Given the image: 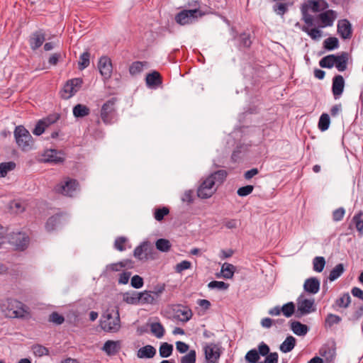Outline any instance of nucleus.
<instances>
[{
    "instance_id": "1",
    "label": "nucleus",
    "mask_w": 363,
    "mask_h": 363,
    "mask_svg": "<svg viewBox=\"0 0 363 363\" xmlns=\"http://www.w3.org/2000/svg\"><path fill=\"white\" fill-rule=\"evenodd\" d=\"M349 54L342 52L340 55L330 54L323 57L319 61V65L322 68L331 69L335 66L339 72H344L347 68Z\"/></svg>"
},
{
    "instance_id": "2",
    "label": "nucleus",
    "mask_w": 363,
    "mask_h": 363,
    "mask_svg": "<svg viewBox=\"0 0 363 363\" xmlns=\"http://www.w3.org/2000/svg\"><path fill=\"white\" fill-rule=\"evenodd\" d=\"M24 304L14 298H7L1 304V310L7 318H23L25 310Z\"/></svg>"
},
{
    "instance_id": "3",
    "label": "nucleus",
    "mask_w": 363,
    "mask_h": 363,
    "mask_svg": "<svg viewBox=\"0 0 363 363\" xmlns=\"http://www.w3.org/2000/svg\"><path fill=\"white\" fill-rule=\"evenodd\" d=\"M14 137L16 144L21 150L26 152L33 149L34 145L33 137L24 126L16 127Z\"/></svg>"
},
{
    "instance_id": "4",
    "label": "nucleus",
    "mask_w": 363,
    "mask_h": 363,
    "mask_svg": "<svg viewBox=\"0 0 363 363\" xmlns=\"http://www.w3.org/2000/svg\"><path fill=\"white\" fill-rule=\"evenodd\" d=\"M121 320L119 312L118 310L109 311L108 310L102 315L101 320V327L106 331L109 333H116L121 328Z\"/></svg>"
},
{
    "instance_id": "5",
    "label": "nucleus",
    "mask_w": 363,
    "mask_h": 363,
    "mask_svg": "<svg viewBox=\"0 0 363 363\" xmlns=\"http://www.w3.org/2000/svg\"><path fill=\"white\" fill-rule=\"evenodd\" d=\"M206 14L199 8L192 9H184L175 16V21L181 25L185 26L193 23L199 18H201Z\"/></svg>"
},
{
    "instance_id": "6",
    "label": "nucleus",
    "mask_w": 363,
    "mask_h": 363,
    "mask_svg": "<svg viewBox=\"0 0 363 363\" xmlns=\"http://www.w3.org/2000/svg\"><path fill=\"white\" fill-rule=\"evenodd\" d=\"M116 97H112L106 101L101 106L100 116L105 124H111L117 116L116 104Z\"/></svg>"
},
{
    "instance_id": "7",
    "label": "nucleus",
    "mask_w": 363,
    "mask_h": 363,
    "mask_svg": "<svg viewBox=\"0 0 363 363\" xmlns=\"http://www.w3.org/2000/svg\"><path fill=\"white\" fill-rule=\"evenodd\" d=\"M79 185L77 179L66 178L64 182L57 184L55 186L54 191L63 196L72 197L79 187Z\"/></svg>"
},
{
    "instance_id": "8",
    "label": "nucleus",
    "mask_w": 363,
    "mask_h": 363,
    "mask_svg": "<svg viewBox=\"0 0 363 363\" xmlns=\"http://www.w3.org/2000/svg\"><path fill=\"white\" fill-rule=\"evenodd\" d=\"M173 313V318L179 321L186 323L193 316L191 309L186 305L183 304H171L169 306Z\"/></svg>"
},
{
    "instance_id": "9",
    "label": "nucleus",
    "mask_w": 363,
    "mask_h": 363,
    "mask_svg": "<svg viewBox=\"0 0 363 363\" xmlns=\"http://www.w3.org/2000/svg\"><path fill=\"white\" fill-rule=\"evenodd\" d=\"M155 251L153 245L148 240L143 241L137 246L134 251V257L140 261H147L152 259V254Z\"/></svg>"
},
{
    "instance_id": "10",
    "label": "nucleus",
    "mask_w": 363,
    "mask_h": 363,
    "mask_svg": "<svg viewBox=\"0 0 363 363\" xmlns=\"http://www.w3.org/2000/svg\"><path fill=\"white\" fill-rule=\"evenodd\" d=\"M83 80L81 78H73L68 80L61 91V97L68 99L74 96L81 88Z\"/></svg>"
},
{
    "instance_id": "11",
    "label": "nucleus",
    "mask_w": 363,
    "mask_h": 363,
    "mask_svg": "<svg viewBox=\"0 0 363 363\" xmlns=\"http://www.w3.org/2000/svg\"><path fill=\"white\" fill-rule=\"evenodd\" d=\"M297 306L298 309L296 316L298 318L314 312L316 310L314 300L303 298L302 295L297 298Z\"/></svg>"
},
{
    "instance_id": "12",
    "label": "nucleus",
    "mask_w": 363,
    "mask_h": 363,
    "mask_svg": "<svg viewBox=\"0 0 363 363\" xmlns=\"http://www.w3.org/2000/svg\"><path fill=\"white\" fill-rule=\"evenodd\" d=\"M206 363H218L221 355L220 347L215 343L207 344L203 347Z\"/></svg>"
},
{
    "instance_id": "13",
    "label": "nucleus",
    "mask_w": 363,
    "mask_h": 363,
    "mask_svg": "<svg viewBox=\"0 0 363 363\" xmlns=\"http://www.w3.org/2000/svg\"><path fill=\"white\" fill-rule=\"evenodd\" d=\"M215 181L208 177L197 189V196L201 199H208L213 196L216 189L213 188Z\"/></svg>"
},
{
    "instance_id": "14",
    "label": "nucleus",
    "mask_w": 363,
    "mask_h": 363,
    "mask_svg": "<svg viewBox=\"0 0 363 363\" xmlns=\"http://www.w3.org/2000/svg\"><path fill=\"white\" fill-rule=\"evenodd\" d=\"M98 68L101 75L104 79L111 78L113 71L112 62L111 59L107 56L100 57L98 62Z\"/></svg>"
},
{
    "instance_id": "15",
    "label": "nucleus",
    "mask_w": 363,
    "mask_h": 363,
    "mask_svg": "<svg viewBox=\"0 0 363 363\" xmlns=\"http://www.w3.org/2000/svg\"><path fill=\"white\" fill-rule=\"evenodd\" d=\"M45 40V33L43 30L39 29L31 34L28 42L31 50H35L43 44Z\"/></svg>"
},
{
    "instance_id": "16",
    "label": "nucleus",
    "mask_w": 363,
    "mask_h": 363,
    "mask_svg": "<svg viewBox=\"0 0 363 363\" xmlns=\"http://www.w3.org/2000/svg\"><path fill=\"white\" fill-rule=\"evenodd\" d=\"M345 88V79L340 74H336L333 78L332 92L335 99H338L343 93Z\"/></svg>"
},
{
    "instance_id": "17",
    "label": "nucleus",
    "mask_w": 363,
    "mask_h": 363,
    "mask_svg": "<svg viewBox=\"0 0 363 363\" xmlns=\"http://www.w3.org/2000/svg\"><path fill=\"white\" fill-rule=\"evenodd\" d=\"M337 33L342 39H349L352 37V26L347 19H342L338 21Z\"/></svg>"
},
{
    "instance_id": "18",
    "label": "nucleus",
    "mask_w": 363,
    "mask_h": 363,
    "mask_svg": "<svg viewBox=\"0 0 363 363\" xmlns=\"http://www.w3.org/2000/svg\"><path fill=\"white\" fill-rule=\"evenodd\" d=\"M337 17L336 12L333 10H327L319 14L318 18L323 26L321 27L331 26Z\"/></svg>"
},
{
    "instance_id": "19",
    "label": "nucleus",
    "mask_w": 363,
    "mask_h": 363,
    "mask_svg": "<svg viewBox=\"0 0 363 363\" xmlns=\"http://www.w3.org/2000/svg\"><path fill=\"white\" fill-rule=\"evenodd\" d=\"M303 289L308 293L315 294L320 289V281L316 277L308 278L304 282Z\"/></svg>"
},
{
    "instance_id": "20",
    "label": "nucleus",
    "mask_w": 363,
    "mask_h": 363,
    "mask_svg": "<svg viewBox=\"0 0 363 363\" xmlns=\"http://www.w3.org/2000/svg\"><path fill=\"white\" fill-rule=\"evenodd\" d=\"M63 213H57L50 216L45 223V228L48 232H52L56 229L57 226L62 223Z\"/></svg>"
},
{
    "instance_id": "21",
    "label": "nucleus",
    "mask_w": 363,
    "mask_h": 363,
    "mask_svg": "<svg viewBox=\"0 0 363 363\" xmlns=\"http://www.w3.org/2000/svg\"><path fill=\"white\" fill-rule=\"evenodd\" d=\"M13 242L18 250H25L29 244V238L24 233H18L12 238Z\"/></svg>"
},
{
    "instance_id": "22",
    "label": "nucleus",
    "mask_w": 363,
    "mask_h": 363,
    "mask_svg": "<svg viewBox=\"0 0 363 363\" xmlns=\"http://www.w3.org/2000/svg\"><path fill=\"white\" fill-rule=\"evenodd\" d=\"M145 81L148 86L157 87L162 84V78L158 72L153 71L151 73L147 74Z\"/></svg>"
},
{
    "instance_id": "23",
    "label": "nucleus",
    "mask_w": 363,
    "mask_h": 363,
    "mask_svg": "<svg viewBox=\"0 0 363 363\" xmlns=\"http://www.w3.org/2000/svg\"><path fill=\"white\" fill-rule=\"evenodd\" d=\"M121 349L120 341L107 340L102 350L109 356L116 354Z\"/></svg>"
},
{
    "instance_id": "24",
    "label": "nucleus",
    "mask_w": 363,
    "mask_h": 363,
    "mask_svg": "<svg viewBox=\"0 0 363 363\" xmlns=\"http://www.w3.org/2000/svg\"><path fill=\"white\" fill-rule=\"evenodd\" d=\"M290 325L294 333L298 336H304L308 331V327L299 321L291 320Z\"/></svg>"
},
{
    "instance_id": "25",
    "label": "nucleus",
    "mask_w": 363,
    "mask_h": 363,
    "mask_svg": "<svg viewBox=\"0 0 363 363\" xmlns=\"http://www.w3.org/2000/svg\"><path fill=\"white\" fill-rule=\"evenodd\" d=\"M138 298H140V303L142 304H155L157 300L152 291L139 292Z\"/></svg>"
},
{
    "instance_id": "26",
    "label": "nucleus",
    "mask_w": 363,
    "mask_h": 363,
    "mask_svg": "<svg viewBox=\"0 0 363 363\" xmlns=\"http://www.w3.org/2000/svg\"><path fill=\"white\" fill-rule=\"evenodd\" d=\"M59 154H60V152H57L56 150H48L44 154V160L47 162H53L55 164L62 162L64 159L58 156Z\"/></svg>"
},
{
    "instance_id": "27",
    "label": "nucleus",
    "mask_w": 363,
    "mask_h": 363,
    "mask_svg": "<svg viewBox=\"0 0 363 363\" xmlns=\"http://www.w3.org/2000/svg\"><path fill=\"white\" fill-rule=\"evenodd\" d=\"M156 354L155 348L150 345H145L138 351V357L139 358H152Z\"/></svg>"
},
{
    "instance_id": "28",
    "label": "nucleus",
    "mask_w": 363,
    "mask_h": 363,
    "mask_svg": "<svg viewBox=\"0 0 363 363\" xmlns=\"http://www.w3.org/2000/svg\"><path fill=\"white\" fill-rule=\"evenodd\" d=\"M296 340L294 337L289 335L285 340L280 345L279 349L284 353L291 352L295 347Z\"/></svg>"
},
{
    "instance_id": "29",
    "label": "nucleus",
    "mask_w": 363,
    "mask_h": 363,
    "mask_svg": "<svg viewBox=\"0 0 363 363\" xmlns=\"http://www.w3.org/2000/svg\"><path fill=\"white\" fill-rule=\"evenodd\" d=\"M319 354L328 361H332L335 355V348L328 345H324L320 347Z\"/></svg>"
},
{
    "instance_id": "30",
    "label": "nucleus",
    "mask_w": 363,
    "mask_h": 363,
    "mask_svg": "<svg viewBox=\"0 0 363 363\" xmlns=\"http://www.w3.org/2000/svg\"><path fill=\"white\" fill-rule=\"evenodd\" d=\"M90 113V109L85 105L77 104L73 108V115L76 118H82L88 116Z\"/></svg>"
},
{
    "instance_id": "31",
    "label": "nucleus",
    "mask_w": 363,
    "mask_h": 363,
    "mask_svg": "<svg viewBox=\"0 0 363 363\" xmlns=\"http://www.w3.org/2000/svg\"><path fill=\"white\" fill-rule=\"evenodd\" d=\"M228 172L225 170L220 169L211 173L208 177L215 181V184H221L226 179Z\"/></svg>"
},
{
    "instance_id": "32",
    "label": "nucleus",
    "mask_w": 363,
    "mask_h": 363,
    "mask_svg": "<svg viewBox=\"0 0 363 363\" xmlns=\"http://www.w3.org/2000/svg\"><path fill=\"white\" fill-rule=\"evenodd\" d=\"M345 267L342 263L337 264L330 272L328 279L330 281H333L340 277L344 272Z\"/></svg>"
},
{
    "instance_id": "33",
    "label": "nucleus",
    "mask_w": 363,
    "mask_h": 363,
    "mask_svg": "<svg viewBox=\"0 0 363 363\" xmlns=\"http://www.w3.org/2000/svg\"><path fill=\"white\" fill-rule=\"evenodd\" d=\"M146 62L135 61L133 62L129 67V73L132 76L137 75L143 72Z\"/></svg>"
},
{
    "instance_id": "34",
    "label": "nucleus",
    "mask_w": 363,
    "mask_h": 363,
    "mask_svg": "<svg viewBox=\"0 0 363 363\" xmlns=\"http://www.w3.org/2000/svg\"><path fill=\"white\" fill-rule=\"evenodd\" d=\"M235 271V267L229 263H224L221 267V272L225 279H231Z\"/></svg>"
},
{
    "instance_id": "35",
    "label": "nucleus",
    "mask_w": 363,
    "mask_h": 363,
    "mask_svg": "<svg viewBox=\"0 0 363 363\" xmlns=\"http://www.w3.org/2000/svg\"><path fill=\"white\" fill-rule=\"evenodd\" d=\"M173 345L167 342H162L159 349L160 355L162 358H167L172 355Z\"/></svg>"
},
{
    "instance_id": "36",
    "label": "nucleus",
    "mask_w": 363,
    "mask_h": 363,
    "mask_svg": "<svg viewBox=\"0 0 363 363\" xmlns=\"http://www.w3.org/2000/svg\"><path fill=\"white\" fill-rule=\"evenodd\" d=\"M151 333L157 338H161L164 335V328L163 325L159 323H152L150 325Z\"/></svg>"
},
{
    "instance_id": "37",
    "label": "nucleus",
    "mask_w": 363,
    "mask_h": 363,
    "mask_svg": "<svg viewBox=\"0 0 363 363\" xmlns=\"http://www.w3.org/2000/svg\"><path fill=\"white\" fill-rule=\"evenodd\" d=\"M339 46V40L336 37H329L323 42V47L328 51L333 50Z\"/></svg>"
},
{
    "instance_id": "38",
    "label": "nucleus",
    "mask_w": 363,
    "mask_h": 363,
    "mask_svg": "<svg viewBox=\"0 0 363 363\" xmlns=\"http://www.w3.org/2000/svg\"><path fill=\"white\" fill-rule=\"evenodd\" d=\"M90 64V53L88 51L84 52L79 57V60L78 62V69L79 70H83L87 67H89Z\"/></svg>"
},
{
    "instance_id": "39",
    "label": "nucleus",
    "mask_w": 363,
    "mask_h": 363,
    "mask_svg": "<svg viewBox=\"0 0 363 363\" xmlns=\"http://www.w3.org/2000/svg\"><path fill=\"white\" fill-rule=\"evenodd\" d=\"M155 246L160 252H166L169 251L172 245L169 240L164 238H160L156 241Z\"/></svg>"
},
{
    "instance_id": "40",
    "label": "nucleus",
    "mask_w": 363,
    "mask_h": 363,
    "mask_svg": "<svg viewBox=\"0 0 363 363\" xmlns=\"http://www.w3.org/2000/svg\"><path fill=\"white\" fill-rule=\"evenodd\" d=\"M16 163L14 162H2L0 164V177H5L8 172L14 169Z\"/></svg>"
},
{
    "instance_id": "41",
    "label": "nucleus",
    "mask_w": 363,
    "mask_h": 363,
    "mask_svg": "<svg viewBox=\"0 0 363 363\" xmlns=\"http://www.w3.org/2000/svg\"><path fill=\"white\" fill-rule=\"evenodd\" d=\"M351 303V298L348 293H345L341 297L336 299L335 304L339 308H347Z\"/></svg>"
},
{
    "instance_id": "42",
    "label": "nucleus",
    "mask_w": 363,
    "mask_h": 363,
    "mask_svg": "<svg viewBox=\"0 0 363 363\" xmlns=\"http://www.w3.org/2000/svg\"><path fill=\"white\" fill-rule=\"evenodd\" d=\"M325 266V259L323 257H315L313 259V269L315 272H321Z\"/></svg>"
},
{
    "instance_id": "43",
    "label": "nucleus",
    "mask_w": 363,
    "mask_h": 363,
    "mask_svg": "<svg viewBox=\"0 0 363 363\" xmlns=\"http://www.w3.org/2000/svg\"><path fill=\"white\" fill-rule=\"evenodd\" d=\"M342 320V318L333 313H328L325 319V326L331 328L335 324H339Z\"/></svg>"
},
{
    "instance_id": "44",
    "label": "nucleus",
    "mask_w": 363,
    "mask_h": 363,
    "mask_svg": "<svg viewBox=\"0 0 363 363\" xmlns=\"http://www.w3.org/2000/svg\"><path fill=\"white\" fill-rule=\"evenodd\" d=\"M330 123V121L329 115L328 113H323L319 118L318 128L321 131H325L328 129Z\"/></svg>"
},
{
    "instance_id": "45",
    "label": "nucleus",
    "mask_w": 363,
    "mask_h": 363,
    "mask_svg": "<svg viewBox=\"0 0 363 363\" xmlns=\"http://www.w3.org/2000/svg\"><path fill=\"white\" fill-rule=\"evenodd\" d=\"M363 212L362 211L356 213L352 218V222L356 229L361 233H363V219L362 218Z\"/></svg>"
},
{
    "instance_id": "46",
    "label": "nucleus",
    "mask_w": 363,
    "mask_h": 363,
    "mask_svg": "<svg viewBox=\"0 0 363 363\" xmlns=\"http://www.w3.org/2000/svg\"><path fill=\"white\" fill-rule=\"evenodd\" d=\"M302 6H306L307 10H311L315 13L321 11L319 0H308L302 4Z\"/></svg>"
},
{
    "instance_id": "47",
    "label": "nucleus",
    "mask_w": 363,
    "mask_h": 363,
    "mask_svg": "<svg viewBox=\"0 0 363 363\" xmlns=\"http://www.w3.org/2000/svg\"><path fill=\"white\" fill-rule=\"evenodd\" d=\"M245 358L247 363H257L259 359V352L255 349L250 350L247 352Z\"/></svg>"
},
{
    "instance_id": "48",
    "label": "nucleus",
    "mask_w": 363,
    "mask_h": 363,
    "mask_svg": "<svg viewBox=\"0 0 363 363\" xmlns=\"http://www.w3.org/2000/svg\"><path fill=\"white\" fill-rule=\"evenodd\" d=\"M281 308V313L286 318L291 317L295 312V305L293 302H288L283 305Z\"/></svg>"
},
{
    "instance_id": "49",
    "label": "nucleus",
    "mask_w": 363,
    "mask_h": 363,
    "mask_svg": "<svg viewBox=\"0 0 363 363\" xmlns=\"http://www.w3.org/2000/svg\"><path fill=\"white\" fill-rule=\"evenodd\" d=\"M252 41L250 35L248 33H242L239 36V46L245 48H249L251 46Z\"/></svg>"
},
{
    "instance_id": "50",
    "label": "nucleus",
    "mask_w": 363,
    "mask_h": 363,
    "mask_svg": "<svg viewBox=\"0 0 363 363\" xmlns=\"http://www.w3.org/2000/svg\"><path fill=\"white\" fill-rule=\"evenodd\" d=\"M196 352L191 350L186 354L181 357L180 363H196Z\"/></svg>"
},
{
    "instance_id": "51",
    "label": "nucleus",
    "mask_w": 363,
    "mask_h": 363,
    "mask_svg": "<svg viewBox=\"0 0 363 363\" xmlns=\"http://www.w3.org/2000/svg\"><path fill=\"white\" fill-rule=\"evenodd\" d=\"M302 30L306 33L313 40H318L321 37V31L317 28L310 29L303 26Z\"/></svg>"
},
{
    "instance_id": "52",
    "label": "nucleus",
    "mask_w": 363,
    "mask_h": 363,
    "mask_svg": "<svg viewBox=\"0 0 363 363\" xmlns=\"http://www.w3.org/2000/svg\"><path fill=\"white\" fill-rule=\"evenodd\" d=\"M273 11L277 14L283 16L288 11V4L284 2H277L273 6Z\"/></svg>"
},
{
    "instance_id": "53",
    "label": "nucleus",
    "mask_w": 363,
    "mask_h": 363,
    "mask_svg": "<svg viewBox=\"0 0 363 363\" xmlns=\"http://www.w3.org/2000/svg\"><path fill=\"white\" fill-rule=\"evenodd\" d=\"M169 213V210L167 207L156 208L154 212V218L156 220L161 221Z\"/></svg>"
},
{
    "instance_id": "54",
    "label": "nucleus",
    "mask_w": 363,
    "mask_h": 363,
    "mask_svg": "<svg viewBox=\"0 0 363 363\" xmlns=\"http://www.w3.org/2000/svg\"><path fill=\"white\" fill-rule=\"evenodd\" d=\"M301 11L302 13V19L308 26H311L313 25V16L308 13V10H307L306 6L301 7Z\"/></svg>"
},
{
    "instance_id": "55",
    "label": "nucleus",
    "mask_w": 363,
    "mask_h": 363,
    "mask_svg": "<svg viewBox=\"0 0 363 363\" xmlns=\"http://www.w3.org/2000/svg\"><path fill=\"white\" fill-rule=\"evenodd\" d=\"M208 287L211 289L226 290L229 287V284L221 281H212L208 283Z\"/></svg>"
},
{
    "instance_id": "56",
    "label": "nucleus",
    "mask_w": 363,
    "mask_h": 363,
    "mask_svg": "<svg viewBox=\"0 0 363 363\" xmlns=\"http://www.w3.org/2000/svg\"><path fill=\"white\" fill-rule=\"evenodd\" d=\"M49 321L56 325H61L65 321V318L57 312H52L49 316Z\"/></svg>"
},
{
    "instance_id": "57",
    "label": "nucleus",
    "mask_w": 363,
    "mask_h": 363,
    "mask_svg": "<svg viewBox=\"0 0 363 363\" xmlns=\"http://www.w3.org/2000/svg\"><path fill=\"white\" fill-rule=\"evenodd\" d=\"M254 189V186L252 185H246L242 187H240L237 194L239 196L244 197L250 195Z\"/></svg>"
},
{
    "instance_id": "58",
    "label": "nucleus",
    "mask_w": 363,
    "mask_h": 363,
    "mask_svg": "<svg viewBox=\"0 0 363 363\" xmlns=\"http://www.w3.org/2000/svg\"><path fill=\"white\" fill-rule=\"evenodd\" d=\"M127 242V238L123 236L118 237L114 242V247L119 251H124L125 250V243Z\"/></svg>"
},
{
    "instance_id": "59",
    "label": "nucleus",
    "mask_w": 363,
    "mask_h": 363,
    "mask_svg": "<svg viewBox=\"0 0 363 363\" xmlns=\"http://www.w3.org/2000/svg\"><path fill=\"white\" fill-rule=\"evenodd\" d=\"M33 350L34 354L36 356L42 357L43 355H48L49 354V350L47 347L37 345L33 347Z\"/></svg>"
},
{
    "instance_id": "60",
    "label": "nucleus",
    "mask_w": 363,
    "mask_h": 363,
    "mask_svg": "<svg viewBox=\"0 0 363 363\" xmlns=\"http://www.w3.org/2000/svg\"><path fill=\"white\" fill-rule=\"evenodd\" d=\"M130 284L135 289H140L144 284L143 279L139 275H134L131 279Z\"/></svg>"
},
{
    "instance_id": "61",
    "label": "nucleus",
    "mask_w": 363,
    "mask_h": 363,
    "mask_svg": "<svg viewBox=\"0 0 363 363\" xmlns=\"http://www.w3.org/2000/svg\"><path fill=\"white\" fill-rule=\"evenodd\" d=\"M60 118V115L59 113H52L48 116L46 118H43L42 121H45V124H46L47 127L51 124L57 122Z\"/></svg>"
},
{
    "instance_id": "62",
    "label": "nucleus",
    "mask_w": 363,
    "mask_h": 363,
    "mask_svg": "<svg viewBox=\"0 0 363 363\" xmlns=\"http://www.w3.org/2000/svg\"><path fill=\"white\" fill-rule=\"evenodd\" d=\"M46 127L47 125L45 124V121L40 120L36 124L33 133L34 135L39 136L44 133Z\"/></svg>"
},
{
    "instance_id": "63",
    "label": "nucleus",
    "mask_w": 363,
    "mask_h": 363,
    "mask_svg": "<svg viewBox=\"0 0 363 363\" xmlns=\"http://www.w3.org/2000/svg\"><path fill=\"white\" fill-rule=\"evenodd\" d=\"M191 263L187 260H183L176 265L175 269L178 273H181L184 270L188 269L191 267Z\"/></svg>"
},
{
    "instance_id": "64",
    "label": "nucleus",
    "mask_w": 363,
    "mask_h": 363,
    "mask_svg": "<svg viewBox=\"0 0 363 363\" xmlns=\"http://www.w3.org/2000/svg\"><path fill=\"white\" fill-rule=\"evenodd\" d=\"M264 357V363H278L279 355L277 352H269Z\"/></svg>"
}]
</instances>
